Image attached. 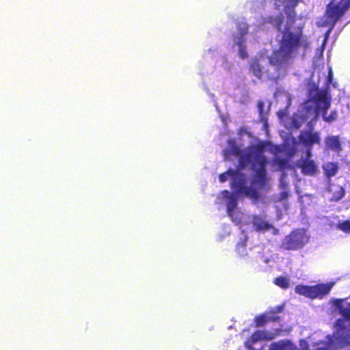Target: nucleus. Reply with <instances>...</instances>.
<instances>
[{"label": "nucleus", "mask_w": 350, "mask_h": 350, "mask_svg": "<svg viewBox=\"0 0 350 350\" xmlns=\"http://www.w3.org/2000/svg\"><path fill=\"white\" fill-rule=\"evenodd\" d=\"M300 145L295 139L287 135L282 146H275L265 143L252 135L245 130H241L234 139H230L224 150L226 160L237 161L239 169L220 174L219 181H231V187L234 193L222 191L217 198L216 204L224 205L228 215L236 225L252 224L257 231L271 230L276 234L278 230L270 225L265 219L256 215H246L238 207L239 195H244L251 199L258 200L260 189H267L269 180L266 177L265 167L267 164L265 153L273 155L272 165L275 170L286 167L288 159L297 152Z\"/></svg>", "instance_id": "nucleus-1"}, {"label": "nucleus", "mask_w": 350, "mask_h": 350, "mask_svg": "<svg viewBox=\"0 0 350 350\" xmlns=\"http://www.w3.org/2000/svg\"><path fill=\"white\" fill-rule=\"evenodd\" d=\"M299 0H275L279 10H284L285 16L271 18L270 23L281 33L280 47L271 56L267 51H260L252 60L250 68L253 74L261 80H275L284 77L300 51L308 46V39L302 35L299 27H295V14L293 8Z\"/></svg>", "instance_id": "nucleus-2"}, {"label": "nucleus", "mask_w": 350, "mask_h": 350, "mask_svg": "<svg viewBox=\"0 0 350 350\" xmlns=\"http://www.w3.org/2000/svg\"><path fill=\"white\" fill-rule=\"evenodd\" d=\"M333 305L345 319H339L335 325L332 336H324L322 333H314L310 337L312 349L308 342L301 340L299 347L301 350H336L350 345V304L343 299H335ZM282 350H297L288 340H282Z\"/></svg>", "instance_id": "nucleus-3"}, {"label": "nucleus", "mask_w": 350, "mask_h": 350, "mask_svg": "<svg viewBox=\"0 0 350 350\" xmlns=\"http://www.w3.org/2000/svg\"><path fill=\"white\" fill-rule=\"evenodd\" d=\"M330 100L327 92L319 90L318 85L313 83L309 85L308 100L299 107L297 113L289 120H284L286 110L280 109L278 112V116L288 129H297L304 121L308 120L309 126L311 127L313 121L317 120L320 113H322L325 121L331 122L336 119L337 113L336 111H332L330 115L327 116V110L330 106Z\"/></svg>", "instance_id": "nucleus-4"}, {"label": "nucleus", "mask_w": 350, "mask_h": 350, "mask_svg": "<svg viewBox=\"0 0 350 350\" xmlns=\"http://www.w3.org/2000/svg\"><path fill=\"white\" fill-rule=\"evenodd\" d=\"M349 7L350 0H333L328 5L325 16L318 22L319 26L329 27V29L325 33L323 44L338 19Z\"/></svg>", "instance_id": "nucleus-5"}, {"label": "nucleus", "mask_w": 350, "mask_h": 350, "mask_svg": "<svg viewBox=\"0 0 350 350\" xmlns=\"http://www.w3.org/2000/svg\"><path fill=\"white\" fill-rule=\"evenodd\" d=\"M299 140L307 148L306 159L301 166L302 172L308 175L314 174L317 170V165L314 163V161L310 159L312 156L310 151L311 147L314 144L320 143L321 137L319 133L312 131H304L299 136Z\"/></svg>", "instance_id": "nucleus-6"}, {"label": "nucleus", "mask_w": 350, "mask_h": 350, "mask_svg": "<svg viewBox=\"0 0 350 350\" xmlns=\"http://www.w3.org/2000/svg\"><path fill=\"white\" fill-rule=\"evenodd\" d=\"M334 284V282H330L314 286L297 285L295 291L297 293L306 297L321 299L329 293Z\"/></svg>", "instance_id": "nucleus-7"}, {"label": "nucleus", "mask_w": 350, "mask_h": 350, "mask_svg": "<svg viewBox=\"0 0 350 350\" xmlns=\"http://www.w3.org/2000/svg\"><path fill=\"white\" fill-rule=\"evenodd\" d=\"M310 236L304 229L292 232L284 237L282 242V247L287 250H297L302 248L309 241Z\"/></svg>", "instance_id": "nucleus-8"}, {"label": "nucleus", "mask_w": 350, "mask_h": 350, "mask_svg": "<svg viewBox=\"0 0 350 350\" xmlns=\"http://www.w3.org/2000/svg\"><path fill=\"white\" fill-rule=\"evenodd\" d=\"M247 30L248 27L245 24H239L238 33L233 38L234 46L237 47L238 55L242 59L247 57V43L252 36V33H249Z\"/></svg>", "instance_id": "nucleus-9"}, {"label": "nucleus", "mask_w": 350, "mask_h": 350, "mask_svg": "<svg viewBox=\"0 0 350 350\" xmlns=\"http://www.w3.org/2000/svg\"><path fill=\"white\" fill-rule=\"evenodd\" d=\"M274 336L275 334L271 332L259 330L253 334L245 345L250 350H260L262 342L265 340H271Z\"/></svg>", "instance_id": "nucleus-10"}, {"label": "nucleus", "mask_w": 350, "mask_h": 350, "mask_svg": "<svg viewBox=\"0 0 350 350\" xmlns=\"http://www.w3.org/2000/svg\"><path fill=\"white\" fill-rule=\"evenodd\" d=\"M328 194L331 201H338L343 198L345 190L338 185H331L328 189Z\"/></svg>", "instance_id": "nucleus-11"}, {"label": "nucleus", "mask_w": 350, "mask_h": 350, "mask_svg": "<svg viewBox=\"0 0 350 350\" xmlns=\"http://www.w3.org/2000/svg\"><path fill=\"white\" fill-rule=\"evenodd\" d=\"M326 148L335 152H338L341 150L340 142L338 137L329 135L325 139Z\"/></svg>", "instance_id": "nucleus-12"}, {"label": "nucleus", "mask_w": 350, "mask_h": 350, "mask_svg": "<svg viewBox=\"0 0 350 350\" xmlns=\"http://www.w3.org/2000/svg\"><path fill=\"white\" fill-rule=\"evenodd\" d=\"M278 319V317L273 313L263 314L256 318V323L257 326H262L267 321H275Z\"/></svg>", "instance_id": "nucleus-13"}, {"label": "nucleus", "mask_w": 350, "mask_h": 350, "mask_svg": "<svg viewBox=\"0 0 350 350\" xmlns=\"http://www.w3.org/2000/svg\"><path fill=\"white\" fill-rule=\"evenodd\" d=\"M323 170L326 176L331 177L336 175L338 170V165L337 163H327L323 165Z\"/></svg>", "instance_id": "nucleus-14"}, {"label": "nucleus", "mask_w": 350, "mask_h": 350, "mask_svg": "<svg viewBox=\"0 0 350 350\" xmlns=\"http://www.w3.org/2000/svg\"><path fill=\"white\" fill-rule=\"evenodd\" d=\"M275 97L278 101H284L286 103L287 106L291 105V98L290 94L286 92L278 91L275 94Z\"/></svg>", "instance_id": "nucleus-15"}, {"label": "nucleus", "mask_w": 350, "mask_h": 350, "mask_svg": "<svg viewBox=\"0 0 350 350\" xmlns=\"http://www.w3.org/2000/svg\"><path fill=\"white\" fill-rule=\"evenodd\" d=\"M274 283L277 286H278L284 289L288 288L291 284L290 280L286 277H282V276L275 278L274 280Z\"/></svg>", "instance_id": "nucleus-16"}, {"label": "nucleus", "mask_w": 350, "mask_h": 350, "mask_svg": "<svg viewBox=\"0 0 350 350\" xmlns=\"http://www.w3.org/2000/svg\"><path fill=\"white\" fill-rule=\"evenodd\" d=\"M337 228L344 232L350 233V220L338 222L337 224Z\"/></svg>", "instance_id": "nucleus-17"}, {"label": "nucleus", "mask_w": 350, "mask_h": 350, "mask_svg": "<svg viewBox=\"0 0 350 350\" xmlns=\"http://www.w3.org/2000/svg\"><path fill=\"white\" fill-rule=\"evenodd\" d=\"M245 241H246V238L245 237L244 241L239 243L237 246V251L238 254L242 257L246 256V254H247V250H246V247H245Z\"/></svg>", "instance_id": "nucleus-18"}, {"label": "nucleus", "mask_w": 350, "mask_h": 350, "mask_svg": "<svg viewBox=\"0 0 350 350\" xmlns=\"http://www.w3.org/2000/svg\"><path fill=\"white\" fill-rule=\"evenodd\" d=\"M280 185L283 187H284L287 185V183H286V182L285 180V176H284V174H283L282 177L281 178Z\"/></svg>", "instance_id": "nucleus-19"}, {"label": "nucleus", "mask_w": 350, "mask_h": 350, "mask_svg": "<svg viewBox=\"0 0 350 350\" xmlns=\"http://www.w3.org/2000/svg\"><path fill=\"white\" fill-rule=\"evenodd\" d=\"M332 75V70L329 68V71H328L329 79L326 80V83H329L331 81Z\"/></svg>", "instance_id": "nucleus-20"}, {"label": "nucleus", "mask_w": 350, "mask_h": 350, "mask_svg": "<svg viewBox=\"0 0 350 350\" xmlns=\"http://www.w3.org/2000/svg\"><path fill=\"white\" fill-rule=\"evenodd\" d=\"M288 196V193L286 191H282L281 193V200L286 199Z\"/></svg>", "instance_id": "nucleus-21"}, {"label": "nucleus", "mask_w": 350, "mask_h": 350, "mask_svg": "<svg viewBox=\"0 0 350 350\" xmlns=\"http://www.w3.org/2000/svg\"><path fill=\"white\" fill-rule=\"evenodd\" d=\"M262 19H260V21H257V23L255 25L256 26H257V27L260 29H262Z\"/></svg>", "instance_id": "nucleus-22"}, {"label": "nucleus", "mask_w": 350, "mask_h": 350, "mask_svg": "<svg viewBox=\"0 0 350 350\" xmlns=\"http://www.w3.org/2000/svg\"><path fill=\"white\" fill-rule=\"evenodd\" d=\"M258 109H259L260 113H262V103L261 102H260V103H258Z\"/></svg>", "instance_id": "nucleus-23"}, {"label": "nucleus", "mask_w": 350, "mask_h": 350, "mask_svg": "<svg viewBox=\"0 0 350 350\" xmlns=\"http://www.w3.org/2000/svg\"><path fill=\"white\" fill-rule=\"evenodd\" d=\"M281 309H282V308H281V307H278V308H277V312H280V311H281ZM273 313H276V312H273Z\"/></svg>", "instance_id": "nucleus-24"}]
</instances>
